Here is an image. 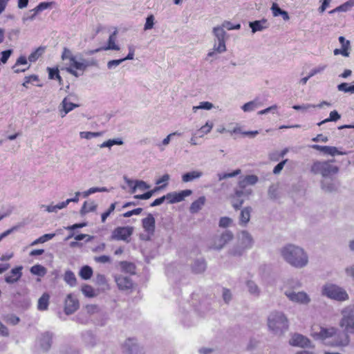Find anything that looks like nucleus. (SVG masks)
I'll use <instances>...</instances> for the list:
<instances>
[{
    "mask_svg": "<svg viewBox=\"0 0 354 354\" xmlns=\"http://www.w3.org/2000/svg\"><path fill=\"white\" fill-rule=\"evenodd\" d=\"M212 32L215 37L214 44L212 50L207 53V57H213L216 53H223L227 50L225 46L227 34L225 30L218 26L213 28Z\"/></svg>",
    "mask_w": 354,
    "mask_h": 354,
    "instance_id": "7ed1b4c3",
    "label": "nucleus"
},
{
    "mask_svg": "<svg viewBox=\"0 0 354 354\" xmlns=\"http://www.w3.org/2000/svg\"><path fill=\"white\" fill-rule=\"evenodd\" d=\"M78 106L79 104L68 102V97H64L59 106L61 117H65L67 113Z\"/></svg>",
    "mask_w": 354,
    "mask_h": 354,
    "instance_id": "f3484780",
    "label": "nucleus"
},
{
    "mask_svg": "<svg viewBox=\"0 0 354 354\" xmlns=\"http://www.w3.org/2000/svg\"><path fill=\"white\" fill-rule=\"evenodd\" d=\"M219 27H222L223 30L226 28L228 30H239L241 28V25L239 24L233 25L230 21H225L221 26H218Z\"/></svg>",
    "mask_w": 354,
    "mask_h": 354,
    "instance_id": "864d4df0",
    "label": "nucleus"
},
{
    "mask_svg": "<svg viewBox=\"0 0 354 354\" xmlns=\"http://www.w3.org/2000/svg\"><path fill=\"white\" fill-rule=\"evenodd\" d=\"M97 209V205L93 201H85L80 209V214L84 215L88 212H94Z\"/></svg>",
    "mask_w": 354,
    "mask_h": 354,
    "instance_id": "72a5a7b5",
    "label": "nucleus"
},
{
    "mask_svg": "<svg viewBox=\"0 0 354 354\" xmlns=\"http://www.w3.org/2000/svg\"><path fill=\"white\" fill-rule=\"evenodd\" d=\"M207 264L203 259H198L194 260L192 264V270L195 274H201L205 272Z\"/></svg>",
    "mask_w": 354,
    "mask_h": 354,
    "instance_id": "b1692460",
    "label": "nucleus"
},
{
    "mask_svg": "<svg viewBox=\"0 0 354 354\" xmlns=\"http://www.w3.org/2000/svg\"><path fill=\"white\" fill-rule=\"evenodd\" d=\"M50 296L48 293H44L38 300L37 308L39 310H46L49 304Z\"/></svg>",
    "mask_w": 354,
    "mask_h": 354,
    "instance_id": "473e14b6",
    "label": "nucleus"
},
{
    "mask_svg": "<svg viewBox=\"0 0 354 354\" xmlns=\"http://www.w3.org/2000/svg\"><path fill=\"white\" fill-rule=\"evenodd\" d=\"M212 127V123L207 122L204 126L201 127V129L197 131L196 135H198L199 137H203L204 134H207L209 132H210Z\"/></svg>",
    "mask_w": 354,
    "mask_h": 354,
    "instance_id": "de8ad7c7",
    "label": "nucleus"
},
{
    "mask_svg": "<svg viewBox=\"0 0 354 354\" xmlns=\"http://www.w3.org/2000/svg\"><path fill=\"white\" fill-rule=\"evenodd\" d=\"M52 339L53 333L50 332L41 334L38 339L41 348L45 351H48L51 346Z\"/></svg>",
    "mask_w": 354,
    "mask_h": 354,
    "instance_id": "a211bd4d",
    "label": "nucleus"
},
{
    "mask_svg": "<svg viewBox=\"0 0 354 354\" xmlns=\"http://www.w3.org/2000/svg\"><path fill=\"white\" fill-rule=\"evenodd\" d=\"M117 30H115L109 37L107 46H103L102 49L104 50H119L120 48L119 46L115 44Z\"/></svg>",
    "mask_w": 354,
    "mask_h": 354,
    "instance_id": "7c9ffc66",
    "label": "nucleus"
},
{
    "mask_svg": "<svg viewBox=\"0 0 354 354\" xmlns=\"http://www.w3.org/2000/svg\"><path fill=\"white\" fill-rule=\"evenodd\" d=\"M252 208L250 207H244L240 213L239 223L242 227H245L250 220V214Z\"/></svg>",
    "mask_w": 354,
    "mask_h": 354,
    "instance_id": "393cba45",
    "label": "nucleus"
},
{
    "mask_svg": "<svg viewBox=\"0 0 354 354\" xmlns=\"http://www.w3.org/2000/svg\"><path fill=\"white\" fill-rule=\"evenodd\" d=\"M79 274L84 280L89 279L93 274V270L88 266H84L81 268Z\"/></svg>",
    "mask_w": 354,
    "mask_h": 354,
    "instance_id": "58836bf2",
    "label": "nucleus"
},
{
    "mask_svg": "<svg viewBox=\"0 0 354 354\" xmlns=\"http://www.w3.org/2000/svg\"><path fill=\"white\" fill-rule=\"evenodd\" d=\"M248 292L254 297H259L261 295V288L252 280H248L245 283Z\"/></svg>",
    "mask_w": 354,
    "mask_h": 354,
    "instance_id": "cd10ccee",
    "label": "nucleus"
},
{
    "mask_svg": "<svg viewBox=\"0 0 354 354\" xmlns=\"http://www.w3.org/2000/svg\"><path fill=\"white\" fill-rule=\"evenodd\" d=\"M340 118H341L340 115L338 113V112L337 111L335 110L330 113V115H329L328 118H326V119L321 121L320 122L317 123V125L321 126L323 124H325V123H326L328 122H330V121L336 122L339 119H340Z\"/></svg>",
    "mask_w": 354,
    "mask_h": 354,
    "instance_id": "37998d69",
    "label": "nucleus"
},
{
    "mask_svg": "<svg viewBox=\"0 0 354 354\" xmlns=\"http://www.w3.org/2000/svg\"><path fill=\"white\" fill-rule=\"evenodd\" d=\"M75 57L72 53V52L67 48H64L63 50V53L62 55V59L63 60L68 59L71 62Z\"/></svg>",
    "mask_w": 354,
    "mask_h": 354,
    "instance_id": "4d7b16f0",
    "label": "nucleus"
},
{
    "mask_svg": "<svg viewBox=\"0 0 354 354\" xmlns=\"http://www.w3.org/2000/svg\"><path fill=\"white\" fill-rule=\"evenodd\" d=\"M84 65L82 60L79 59V61L76 59V57L69 63V66L66 68V71L72 75L78 77L80 74L76 71L80 70L84 71Z\"/></svg>",
    "mask_w": 354,
    "mask_h": 354,
    "instance_id": "2eb2a0df",
    "label": "nucleus"
},
{
    "mask_svg": "<svg viewBox=\"0 0 354 354\" xmlns=\"http://www.w3.org/2000/svg\"><path fill=\"white\" fill-rule=\"evenodd\" d=\"M245 250V249L239 243L230 248L228 251V254L231 256L239 257L243 254Z\"/></svg>",
    "mask_w": 354,
    "mask_h": 354,
    "instance_id": "ea45409f",
    "label": "nucleus"
},
{
    "mask_svg": "<svg viewBox=\"0 0 354 354\" xmlns=\"http://www.w3.org/2000/svg\"><path fill=\"white\" fill-rule=\"evenodd\" d=\"M142 227L149 234H153L155 232L156 221L152 214H149L148 216L142 221Z\"/></svg>",
    "mask_w": 354,
    "mask_h": 354,
    "instance_id": "aec40b11",
    "label": "nucleus"
},
{
    "mask_svg": "<svg viewBox=\"0 0 354 354\" xmlns=\"http://www.w3.org/2000/svg\"><path fill=\"white\" fill-rule=\"evenodd\" d=\"M354 6V0H348L339 6L341 12H346Z\"/></svg>",
    "mask_w": 354,
    "mask_h": 354,
    "instance_id": "e2e57ef3",
    "label": "nucleus"
},
{
    "mask_svg": "<svg viewBox=\"0 0 354 354\" xmlns=\"http://www.w3.org/2000/svg\"><path fill=\"white\" fill-rule=\"evenodd\" d=\"M30 272L33 274L42 277L45 275L46 270L41 265H35L31 267Z\"/></svg>",
    "mask_w": 354,
    "mask_h": 354,
    "instance_id": "49530a36",
    "label": "nucleus"
},
{
    "mask_svg": "<svg viewBox=\"0 0 354 354\" xmlns=\"http://www.w3.org/2000/svg\"><path fill=\"white\" fill-rule=\"evenodd\" d=\"M116 203H111L107 211L102 214V222L104 223L107 217L114 211Z\"/></svg>",
    "mask_w": 354,
    "mask_h": 354,
    "instance_id": "bf43d9fd",
    "label": "nucleus"
},
{
    "mask_svg": "<svg viewBox=\"0 0 354 354\" xmlns=\"http://www.w3.org/2000/svg\"><path fill=\"white\" fill-rule=\"evenodd\" d=\"M319 336L321 339L325 341V343L329 340H331L334 335H336V328H322L319 332Z\"/></svg>",
    "mask_w": 354,
    "mask_h": 354,
    "instance_id": "5701e85b",
    "label": "nucleus"
},
{
    "mask_svg": "<svg viewBox=\"0 0 354 354\" xmlns=\"http://www.w3.org/2000/svg\"><path fill=\"white\" fill-rule=\"evenodd\" d=\"M239 243L245 249H250L253 245V239L252 235L245 230H243L240 233Z\"/></svg>",
    "mask_w": 354,
    "mask_h": 354,
    "instance_id": "6ab92c4d",
    "label": "nucleus"
},
{
    "mask_svg": "<svg viewBox=\"0 0 354 354\" xmlns=\"http://www.w3.org/2000/svg\"><path fill=\"white\" fill-rule=\"evenodd\" d=\"M335 162L334 159L330 161L317 160L312 165L310 171L314 174H321L323 177L336 174L339 172V167L330 164V162Z\"/></svg>",
    "mask_w": 354,
    "mask_h": 354,
    "instance_id": "39448f33",
    "label": "nucleus"
},
{
    "mask_svg": "<svg viewBox=\"0 0 354 354\" xmlns=\"http://www.w3.org/2000/svg\"><path fill=\"white\" fill-rule=\"evenodd\" d=\"M339 325L344 327L347 333H354V306H348L342 310Z\"/></svg>",
    "mask_w": 354,
    "mask_h": 354,
    "instance_id": "0eeeda50",
    "label": "nucleus"
},
{
    "mask_svg": "<svg viewBox=\"0 0 354 354\" xmlns=\"http://www.w3.org/2000/svg\"><path fill=\"white\" fill-rule=\"evenodd\" d=\"M80 307L78 299L73 295L68 294L64 301V312L66 315L73 314Z\"/></svg>",
    "mask_w": 354,
    "mask_h": 354,
    "instance_id": "9b49d317",
    "label": "nucleus"
},
{
    "mask_svg": "<svg viewBox=\"0 0 354 354\" xmlns=\"http://www.w3.org/2000/svg\"><path fill=\"white\" fill-rule=\"evenodd\" d=\"M44 50V49L42 48H37L35 52H33L32 53H31L29 55V57H28L29 61L35 62L39 57V56L42 53Z\"/></svg>",
    "mask_w": 354,
    "mask_h": 354,
    "instance_id": "0e129e2a",
    "label": "nucleus"
},
{
    "mask_svg": "<svg viewBox=\"0 0 354 354\" xmlns=\"http://www.w3.org/2000/svg\"><path fill=\"white\" fill-rule=\"evenodd\" d=\"M283 294L290 301L295 304L308 305L311 301L310 296L304 291L295 292L288 288L283 291Z\"/></svg>",
    "mask_w": 354,
    "mask_h": 354,
    "instance_id": "423d86ee",
    "label": "nucleus"
},
{
    "mask_svg": "<svg viewBox=\"0 0 354 354\" xmlns=\"http://www.w3.org/2000/svg\"><path fill=\"white\" fill-rule=\"evenodd\" d=\"M337 89L344 93H354V85H349L348 83L343 82L337 85Z\"/></svg>",
    "mask_w": 354,
    "mask_h": 354,
    "instance_id": "09e8293b",
    "label": "nucleus"
},
{
    "mask_svg": "<svg viewBox=\"0 0 354 354\" xmlns=\"http://www.w3.org/2000/svg\"><path fill=\"white\" fill-rule=\"evenodd\" d=\"M290 345L300 347L310 346V341L305 336L300 334H294L289 341Z\"/></svg>",
    "mask_w": 354,
    "mask_h": 354,
    "instance_id": "4468645a",
    "label": "nucleus"
},
{
    "mask_svg": "<svg viewBox=\"0 0 354 354\" xmlns=\"http://www.w3.org/2000/svg\"><path fill=\"white\" fill-rule=\"evenodd\" d=\"M82 293L87 297H93L95 296L93 288L89 285H84L82 288Z\"/></svg>",
    "mask_w": 354,
    "mask_h": 354,
    "instance_id": "603ef678",
    "label": "nucleus"
},
{
    "mask_svg": "<svg viewBox=\"0 0 354 354\" xmlns=\"http://www.w3.org/2000/svg\"><path fill=\"white\" fill-rule=\"evenodd\" d=\"M132 233L133 228L131 227H118L113 232L112 239L127 241Z\"/></svg>",
    "mask_w": 354,
    "mask_h": 354,
    "instance_id": "ddd939ff",
    "label": "nucleus"
},
{
    "mask_svg": "<svg viewBox=\"0 0 354 354\" xmlns=\"http://www.w3.org/2000/svg\"><path fill=\"white\" fill-rule=\"evenodd\" d=\"M249 26L252 29V33H255L256 32L262 31L268 28L269 24L267 19H262L261 20L250 21L249 23Z\"/></svg>",
    "mask_w": 354,
    "mask_h": 354,
    "instance_id": "4be33fe9",
    "label": "nucleus"
},
{
    "mask_svg": "<svg viewBox=\"0 0 354 354\" xmlns=\"http://www.w3.org/2000/svg\"><path fill=\"white\" fill-rule=\"evenodd\" d=\"M206 198L204 196H200L197 200L194 201L190 205L189 212L192 214L198 212L205 205Z\"/></svg>",
    "mask_w": 354,
    "mask_h": 354,
    "instance_id": "c756f323",
    "label": "nucleus"
},
{
    "mask_svg": "<svg viewBox=\"0 0 354 354\" xmlns=\"http://www.w3.org/2000/svg\"><path fill=\"white\" fill-rule=\"evenodd\" d=\"M4 319L7 323L12 325H17L20 321L19 318L13 314L7 315Z\"/></svg>",
    "mask_w": 354,
    "mask_h": 354,
    "instance_id": "6e6d98bb",
    "label": "nucleus"
},
{
    "mask_svg": "<svg viewBox=\"0 0 354 354\" xmlns=\"http://www.w3.org/2000/svg\"><path fill=\"white\" fill-rule=\"evenodd\" d=\"M232 223L233 220L231 218L223 216L220 218L218 225L221 227L225 228L232 225Z\"/></svg>",
    "mask_w": 354,
    "mask_h": 354,
    "instance_id": "3c124183",
    "label": "nucleus"
},
{
    "mask_svg": "<svg viewBox=\"0 0 354 354\" xmlns=\"http://www.w3.org/2000/svg\"><path fill=\"white\" fill-rule=\"evenodd\" d=\"M120 265L123 272L130 274L135 273L136 267L133 263L127 261H120Z\"/></svg>",
    "mask_w": 354,
    "mask_h": 354,
    "instance_id": "4c0bfd02",
    "label": "nucleus"
},
{
    "mask_svg": "<svg viewBox=\"0 0 354 354\" xmlns=\"http://www.w3.org/2000/svg\"><path fill=\"white\" fill-rule=\"evenodd\" d=\"M192 191L190 189L183 190L180 192H169L165 195V200L168 201L170 204L176 203L183 201L185 197L192 194Z\"/></svg>",
    "mask_w": 354,
    "mask_h": 354,
    "instance_id": "9d476101",
    "label": "nucleus"
},
{
    "mask_svg": "<svg viewBox=\"0 0 354 354\" xmlns=\"http://www.w3.org/2000/svg\"><path fill=\"white\" fill-rule=\"evenodd\" d=\"M323 153L326 154H329L330 156H335V155H345L346 154V152L345 151H339L337 147H331V146H324L323 148Z\"/></svg>",
    "mask_w": 354,
    "mask_h": 354,
    "instance_id": "e433bc0d",
    "label": "nucleus"
},
{
    "mask_svg": "<svg viewBox=\"0 0 354 354\" xmlns=\"http://www.w3.org/2000/svg\"><path fill=\"white\" fill-rule=\"evenodd\" d=\"M213 106V104L209 102H201L198 106H193L192 110L196 113L198 109L210 110Z\"/></svg>",
    "mask_w": 354,
    "mask_h": 354,
    "instance_id": "8fccbe9b",
    "label": "nucleus"
},
{
    "mask_svg": "<svg viewBox=\"0 0 354 354\" xmlns=\"http://www.w3.org/2000/svg\"><path fill=\"white\" fill-rule=\"evenodd\" d=\"M123 347L125 354H145L142 348L138 345L135 339H127Z\"/></svg>",
    "mask_w": 354,
    "mask_h": 354,
    "instance_id": "f8f14e48",
    "label": "nucleus"
},
{
    "mask_svg": "<svg viewBox=\"0 0 354 354\" xmlns=\"http://www.w3.org/2000/svg\"><path fill=\"white\" fill-rule=\"evenodd\" d=\"M234 238L233 233L230 230H225L219 236L213 238L209 248L214 250H221L225 245L231 241Z\"/></svg>",
    "mask_w": 354,
    "mask_h": 354,
    "instance_id": "6e6552de",
    "label": "nucleus"
},
{
    "mask_svg": "<svg viewBox=\"0 0 354 354\" xmlns=\"http://www.w3.org/2000/svg\"><path fill=\"white\" fill-rule=\"evenodd\" d=\"M203 173L198 170H194L189 172H187L182 176V180L184 183H188L193 181L196 179L200 178L203 176Z\"/></svg>",
    "mask_w": 354,
    "mask_h": 354,
    "instance_id": "c85d7f7f",
    "label": "nucleus"
},
{
    "mask_svg": "<svg viewBox=\"0 0 354 354\" xmlns=\"http://www.w3.org/2000/svg\"><path fill=\"white\" fill-rule=\"evenodd\" d=\"M282 259L295 268H303L308 263V255L301 247L294 244H287L280 249Z\"/></svg>",
    "mask_w": 354,
    "mask_h": 354,
    "instance_id": "f257e3e1",
    "label": "nucleus"
},
{
    "mask_svg": "<svg viewBox=\"0 0 354 354\" xmlns=\"http://www.w3.org/2000/svg\"><path fill=\"white\" fill-rule=\"evenodd\" d=\"M51 4V2H41L39 3V5L37 6L35 8L30 10L29 12L35 11V12H39L42 10L48 9Z\"/></svg>",
    "mask_w": 354,
    "mask_h": 354,
    "instance_id": "5fc2aeb1",
    "label": "nucleus"
},
{
    "mask_svg": "<svg viewBox=\"0 0 354 354\" xmlns=\"http://www.w3.org/2000/svg\"><path fill=\"white\" fill-rule=\"evenodd\" d=\"M338 40L341 44L342 48L346 49V50L348 51V50L351 48L350 41L346 39L345 37L343 36L339 37Z\"/></svg>",
    "mask_w": 354,
    "mask_h": 354,
    "instance_id": "052dcab7",
    "label": "nucleus"
},
{
    "mask_svg": "<svg viewBox=\"0 0 354 354\" xmlns=\"http://www.w3.org/2000/svg\"><path fill=\"white\" fill-rule=\"evenodd\" d=\"M321 187L325 192L331 193L337 190V185L333 181L324 180L321 182Z\"/></svg>",
    "mask_w": 354,
    "mask_h": 354,
    "instance_id": "2f4dec72",
    "label": "nucleus"
},
{
    "mask_svg": "<svg viewBox=\"0 0 354 354\" xmlns=\"http://www.w3.org/2000/svg\"><path fill=\"white\" fill-rule=\"evenodd\" d=\"M55 236V233L52 234H45L40 236L39 238L35 240L32 243L30 244L31 246L36 245L39 243H44L50 239H52Z\"/></svg>",
    "mask_w": 354,
    "mask_h": 354,
    "instance_id": "a19ab883",
    "label": "nucleus"
},
{
    "mask_svg": "<svg viewBox=\"0 0 354 354\" xmlns=\"http://www.w3.org/2000/svg\"><path fill=\"white\" fill-rule=\"evenodd\" d=\"M322 295L338 301H344L349 298L348 293L343 288L332 283H327L322 287Z\"/></svg>",
    "mask_w": 354,
    "mask_h": 354,
    "instance_id": "20e7f679",
    "label": "nucleus"
},
{
    "mask_svg": "<svg viewBox=\"0 0 354 354\" xmlns=\"http://www.w3.org/2000/svg\"><path fill=\"white\" fill-rule=\"evenodd\" d=\"M123 141L120 138H116V139H110L104 142H102L100 145V148H104V147H111L112 146L117 145H123Z\"/></svg>",
    "mask_w": 354,
    "mask_h": 354,
    "instance_id": "79ce46f5",
    "label": "nucleus"
},
{
    "mask_svg": "<svg viewBox=\"0 0 354 354\" xmlns=\"http://www.w3.org/2000/svg\"><path fill=\"white\" fill-rule=\"evenodd\" d=\"M22 266H18L11 270L10 274L5 277V281L8 283H14L17 282L21 277Z\"/></svg>",
    "mask_w": 354,
    "mask_h": 354,
    "instance_id": "412c9836",
    "label": "nucleus"
},
{
    "mask_svg": "<svg viewBox=\"0 0 354 354\" xmlns=\"http://www.w3.org/2000/svg\"><path fill=\"white\" fill-rule=\"evenodd\" d=\"M350 338L347 332H337L336 329V335L333 336L331 340L326 342V344L334 347H340L348 346Z\"/></svg>",
    "mask_w": 354,
    "mask_h": 354,
    "instance_id": "1a4fd4ad",
    "label": "nucleus"
},
{
    "mask_svg": "<svg viewBox=\"0 0 354 354\" xmlns=\"http://www.w3.org/2000/svg\"><path fill=\"white\" fill-rule=\"evenodd\" d=\"M80 60H82L83 65L84 66V71H85L86 69V68L88 67V66H97V60H95L94 59L86 60L85 59H83V58L80 57Z\"/></svg>",
    "mask_w": 354,
    "mask_h": 354,
    "instance_id": "680f3d73",
    "label": "nucleus"
},
{
    "mask_svg": "<svg viewBox=\"0 0 354 354\" xmlns=\"http://www.w3.org/2000/svg\"><path fill=\"white\" fill-rule=\"evenodd\" d=\"M150 188V185H148L143 180H135V185L132 187V190H131V194H134L137 189H140L141 191H145Z\"/></svg>",
    "mask_w": 354,
    "mask_h": 354,
    "instance_id": "c9c22d12",
    "label": "nucleus"
},
{
    "mask_svg": "<svg viewBox=\"0 0 354 354\" xmlns=\"http://www.w3.org/2000/svg\"><path fill=\"white\" fill-rule=\"evenodd\" d=\"M263 105V102L258 97H256L254 100L250 101L242 106V110L244 112H250L254 111L255 109L261 107Z\"/></svg>",
    "mask_w": 354,
    "mask_h": 354,
    "instance_id": "a878e982",
    "label": "nucleus"
},
{
    "mask_svg": "<svg viewBox=\"0 0 354 354\" xmlns=\"http://www.w3.org/2000/svg\"><path fill=\"white\" fill-rule=\"evenodd\" d=\"M115 281L118 286V288L122 290H129L133 286V282L131 279L127 276H116L115 277Z\"/></svg>",
    "mask_w": 354,
    "mask_h": 354,
    "instance_id": "dca6fc26",
    "label": "nucleus"
},
{
    "mask_svg": "<svg viewBox=\"0 0 354 354\" xmlns=\"http://www.w3.org/2000/svg\"><path fill=\"white\" fill-rule=\"evenodd\" d=\"M252 192V191L251 189H236L234 191V194L232 196V198H240L242 196L250 195Z\"/></svg>",
    "mask_w": 354,
    "mask_h": 354,
    "instance_id": "c03bdc74",
    "label": "nucleus"
},
{
    "mask_svg": "<svg viewBox=\"0 0 354 354\" xmlns=\"http://www.w3.org/2000/svg\"><path fill=\"white\" fill-rule=\"evenodd\" d=\"M64 280L66 283H68L70 286H75L76 285V277L75 274L71 270L66 271L64 275Z\"/></svg>",
    "mask_w": 354,
    "mask_h": 354,
    "instance_id": "f704fd0d",
    "label": "nucleus"
},
{
    "mask_svg": "<svg viewBox=\"0 0 354 354\" xmlns=\"http://www.w3.org/2000/svg\"><path fill=\"white\" fill-rule=\"evenodd\" d=\"M268 326L274 334L281 335L288 329V319L281 311H272L268 317Z\"/></svg>",
    "mask_w": 354,
    "mask_h": 354,
    "instance_id": "f03ea898",
    "label": "nucleus"
},
{
    "mask_svg": "<svg viewBox=\"0 0 354 354\" xmlns=\"http://www.w3.org/2000/svg\"><path fill=\"white\" fill-rule=\"evenodd\" d=\"M258 177L256 175H248L239 182V187L245 189L248 185H254L258 182Z\"/></svg>",
    "mask_w": 354,
    "mask_h": 354,
    "instance_id": "bb28decb",
    "label": "nucleus"
},
{
    "mask_svg": "<svg viewBox=\"0 0 354 354\" xmlns=\"http://www.w3.org/2000/svg\"><path fill=\"white\" fill-rule=\"evenodd\" d=\"M268 194L270 198L276 199L277 197V187L274 185H270Z\"/></svg>",
    "mask_w": 354,
    "mask_h": 354,
    "instance_id": "69168bd1",
    "label": "nucleus"
},
{
    "mask_svg": "<svg viewBox=\"0 0 354 354\" xmlns=\"http://www.w3.org/2000/svg\"><path fill=\"white\" fill-rule=\"evenodd\" d=\"M154 25V17L153 15H149L146 19L144 30H147L153 28Z\"/></svg>",
    "mask_w": 354,
    "mask_h": 354,
    "instance_id": "13d9d810",
    "label": "nucleus"
},
{
    "mask_svg": "<svg viewBox=\"0 0 354 354\" xmlns=\"http://www.w3.org/2000/svg\"><path fill=\"white\" fill-rule=\"evenodd\" d=\"M103 135V132H91V131H82L80 133V136L81 138H85L87 140H90L93 138H97L102 136Z\"/></svg>",
    "mask_w": 354,
    "mask_h": 354,
    "instance_id": "a18cd8bd",
    "label": "nucleus"
},
{
    "mask_svg": "<svg viewBox=\"0 0 354 354\" xmlns=\"http://www.w3.org/2000/svg\"><path fill=\"white\" fill-rule=\"evenodd\" d=\"M244 201L238 198H232V205L235 209L241 208L243 204Z\"/></svg>",
    "mask_w": 354,
    "mask_h": 354,
    "instance_id": "338daca9",
    "label": "nucleus"
},
{
    "mask_svg": "<svg viewBox=\"0 0 354 354\" xmlns=\"http://www.w3.org/2000/svg\"><path fill=\"white\" fill-rule=\"evenodd\" d=\"M344 272L348 277L354 279V263L346 266L344 269Z\"/></svg>",
    "mask_w": 354,
    "mask_h": 354,
    "instance_id": "774afa93",
    "label": "nucleus"
}]
</instances>
